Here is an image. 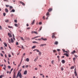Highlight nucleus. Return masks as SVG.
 <instances>
[{"label":"nucleus","instance_id":"obj_28","mask_svg":"<svg viewBox=\"0 0 78 78\" xmlns=\"http://www.w3.org/2000/svg\"><path fill=\"white\" fill-rule=\"evenodd\" d=\"M8 40L9 43H11V41H10V39L9 38H8Z\"/></svg>","mask_w":78,"mask_h":78},{"label":"nucleus","instance_id":"obj_34","mask_svg":"<svg viewBox=\"0 0 78 78\" xmlns=\"http://www.w3.org/2000/svg\"><path fill=\"white\" fill-rule=\"evenodd\" d=\"M28 67H29V65H26L25 66V67L26 68H28Z\"/></svg>","mask_w":78,"mask_h":78},{"label":"nucleus","instance_id":"obj_53","mask_svg":"<svg viewBox=\"0 0 78 78\" xmlns=\"http://www.w3.org/2000/svg\"><path fill=\"white\" fill-rule=\"evenodd\" d=\"M62 51H63L64 52H65V49H62Z\"/></svg>","mask_w":78,"mask_h":78},{"label":"nucleus","instance_id":"obj_21","mask_svg":"<svg viewBox=\"0 0 78 78\" xmlns=\"http://www.w3.org/2000/svg\"><path fill=\"white\" fill-rule=\"evenodd\" d=\"M38 54L39 55V56H41V55H42V52H41V51L39 52V53H38Z\"/></svg>","mask_w":78,"mask_h":78},{"label":"nucleus","instance_id":"obj_2","mask_svg":"<svg viewBox=\"0 0 78 78\" xmlns=\"http://www.w3.org/2000/svg\"><path fill=\"white\" fill-rule=\"evenodd\" d=\"M55 34H56L55 33H53L52 34V39H53V38H55V39H56V37L55 36Z\"/></svg>","mask_w":78,"mask_h":78},{"label":"nucleus","instance_id":"obj_27","mask_svg":"<svg viewBox=\"0 0 78 78\" xmlns=\"http://www.w3.org/2000/svg\"><path fill=\"white\" fill-rule=\"evenodd\" d=\"M14 25H15V27H18V25H17V24L16 23H15Z\"/></svg>","mask_w":78,"mask_h":78},{"label":"nucleus","instance_id":"obj_49","mask_svg":"<svg viewBox=\"0 0 78 78\" xmlns=\"http://www.w3.org/2000/svg\"><path fill=\"white\" fill-rule=\"evenodd\" d=\"M14 22L16 23V22H17V20H14Z\"/></svg>","mask_w":78,"mask_h":78},{"label":"nucleus","instance_id":"obj_41","mask_svg":"<svg viewBox=\"0 0 78 78\" xmlns=\"http://www.w3.org/2000/svg\"><path fill=\"white\" fill-rule=\"evenodd\" d=\"M75 59H76V58H73V60L74 61V62H75Z\"/></svg>","mask_w":78,"mask_h":78},{"label":"nucleus","instance_id":"obj_52","mask_svg":"<svg viewBox=\"0 0 78 78\" xmlns=\"http://www.w3.org/2000/svg\"><path fill=\"white\" fill-rule=\"evenodd\" d=\"M11 56V55L10 54H9V58H10V57Z\"/></svg>","mask_w":78,"mask_h":78},{"label":"nucleus","instance_id":"obj_55","mask_svg":"<svg viewBox=\"0 0 78 78\" xmlns=\"http://www.w3.org/2000/svg\"><path fill=\"white\" fill-rule=\"evenodd\" d=\"M0 55L1 56H3V54L2 53L0 54Z\"/></svg>","mask_w":78,"mask_h":78},{"label":"nucleus","instance_id":"obj_51","mask_svg":"<svg viewBox=\"0 0 78 78\" xmlns=\"http://www.w3.org/2000/svg\"><path fill=\"white\" fill-rule=\"evenodd\" d=\"M53 52H54V53H55V52H56V50H53Z\"/></svg>","mask_w":78,"mask_h":78},{"label":"nucleus","instance_id":"obj_24","mask_svg":"<svg viewBox=\"0 0 78 78\" xmlns=\"http://www.w3.org/2000/svg\"><path fill=\"white\" fill-rule=\"evenodd\" d=\"M4 45H5V47H7V44H6V43H4Z\"/></svg>","mask_w":78,"mask_h":78},{"label":"nucleus","instance_id":"obj_64","mask_svg":"<svg viewBox=\"0 0 78 78\" xmlns=\"http://www.w3.org/2000/svg\"><path fill=\"white\" fill-rule=\"evenodd\" d=\"M22 68H25V66H23Z\"/></svg>","mask_w":78,"mask_h":78},{"label":"nucleus","instance_id":"obj_35","mask_svg":"<svg viewBox=\"0 0 78 78\" xmlns=\"http://www.w3.org/2000/svg\"><path fill=\"white\" fill-rule=\"evenodd\" d=\"M40 36H36V37H34L35 39H36V38H37V37H40Z\"/></svg>","mask_w":78,"mask_h":78},{"label":"nucleus","instance_id":"obj_54","mask_svg":"<svg viewBox=\"0 0 78 78\" xmlns=\"http://www.w3.org/2000/svg\"><path fill=\"white\" fill-rule=\"evenodd\" d=\"M42 24V22H40L39 23V25H41Z\"/></svg>","mask_w":78,"mask_h":78},{"label":"nucleus","instance_id":"obj_20","mask_svg":"<svg viewBox=\"0 0 78 78\" xmlns=\"http://www.w3.org/2000/svg\"><path fill=\"white\" fill-rule=\"evenodd\" d=\"M10 12H15V10H14V9H12V10L10 11Z\"/></svg>","mask_w":78,"mask_h":78},{"label":"nucleus","instance_id":"obj_25","mask_svg":"<svg viewBox=\"0 0 78 78\" xmlns=\"http://www.w3.org/2000/svg\"><path fill=\"white\" fill-rule=\"evenodd\" d=\"M9 10H11L12 9V6H10L9 7Z\"/></svg>","mask_w":78,"mask_h":78},{"label":"nucleus","instance_id":"obj_6","mask_svg":"<svg viewBox=\"0 0 78 78\" xmlns=\"http://www.w3.org/2000/svg\"><path fill=\"white\" fill-rule=\"evenodd\" d=\"M8 35L9 36V37H12V35H11V34L10 33H8Z\"/></svg>","mask_w":78,"mask_h":78},{"label":"nucleus","instance_id":"obj_46","mask_svg":"<svg viewBox=\"0 0 78 78\" xmlns=\"http://www.w3.org/2000/svg\"><path fill=\"white\" fill-rule=\"evenodd\" d=\"M8 69H11V66H8Z\"/></svg>","mask_w":78,"mask_h":78},{"label":"nucleus","instance_id":"obj_32","mask_svg":"<svg viewBox=\"0 0 78 78\" xmlns=\"http://www.w3.org/2000/svg\"><path fill=\"white\" fill-rule=\"evenodd\" d=\"M5 22L8 23L9 22V20H5Z\"/></svg>","mask_w":78,"mask_h":78},{"label":"nucleus","instance_id":"obj_43","mask_svg":"<svg viewBox=\"0 0 78 78\" xmlns=\"http://www.w3.org/2000/svg\"><path fill=\"white\" fill-rule=\"evenodd\" d=\"M57 50L58 51H61V49H57Z\"/></svg>","mask_w":78,"mask_h":78},{"label":"nucleus","instance_id":"obj_30","mask_svg":"<svg viewBox=\"0 0 78 78\" xmlns=\"http://www.w3.org/2000/svg\"><path fill=\"white\" fill-rule=\"evenodd\" d=\"M33 44H34L35 43H36L37 44H39V43L38 42H36V41H33Z\"/></svg>","mask_w":78,"mask_h":78},{"label":"nucleus","instance_id":"obj_62","mask_svg":"<svg viewBox=\"0 0 78 78\" xmlns=\"http://www.w3.org/2000/svg\"><path fill=\"white\" fill-rule=\"evenodd\" d=\"M2 76H3L2 75H1L0 76V78H2Z\"/></svg>","mask_w":78,"mask_h":78},{"label":"nucleus","instance_id":"obj_38","mask_svg":"<svg viewBox=\"0 0 78 78\" xmlns=\"http://www.w3.org/2000/svg\"><path fill=\"white\" fill-rule=\"evenodd\" d=\"M61 70H62V71L64 70V69L63 68V67H61Z\"/></svg>","mask_w":78,"mask_h":78},{"label":"nucleus","instance_id":"obj_10","mask_svg":"<svg viewBox=\"0 0 78 78\" xmlns=\"http://www.w3.org/2000/svg\"><path fill=\"white\" fill-rule=\"evenodd\" d=\"M37 59H38V56H37L36 58L34 59V61H35V62H36V61H37Z\"/></svg>","mask_w":78,"mask_h":78},{"label":"nucleus","instance_id":"obj_14","mask_svg":"<svg viewBox=\"0 0 78 78\" xmlns=\"http://www.w3.org/2000/svg\"><path fill=\"white\" fill-rule=\"evenodd\" d=\"M48 11L49 12H50V11H52V9L50 8L48 10Z\"/></svg>","mask_w":78,"mask_h":78},{"label":"nucleus","instance_id":"obj_26","mask_svg":"<svg viewBox=\"0 0 78 78\" xmlns=\"http://www.w3.org/2000/svg\"><path fill=\"white\" fill-rule=\"evenodd\" d=\"M20 38L21 39L22 41H25V40H24V39H23V37H21Z\"/></svg>","mask_w":78,"mask_h":78},{"label":"nucleus","instance_id":"obj_50","mask_svg":"<svg viewBox=\"0 0 78 78\" xmlns=\"http://www.w3.org/2000/svg\"><path fill=\"white\" fill-rule=\"evenodd\" d=\"M22 48H23V50H24V49H25V48H23V45H22Z\"/></svg>","mask_w":78,"mask_h":78},{"label":"nucleus","instance_id":"obj_58","mask_svg":"<svg viewBox=\"0 0 78 78\" xmlns=\"http://www.w3.org/2000/svg\"><path fill=\"white\" fill-rule=\"evenodd\" d=\"M35 70H37V68H35Z\"/></svg>","mask_w":78,"mask_h":78},{"label":"nucleus","instance_id":"obj_16","mask_svg":"<svg viewBox=\"0 0 78 78\" xmlns=\"http://www.w3.org/2000/svg\"><path fill=\"white\" fill-rule=\"evenodd\" d=\"M5 11L6 12H8V9H5Z\"/></svg>","mask_w":78,"mask_h":78},{"label":"nucleus","instance_id":"obj_44","mask_svg":"<svg viewBox=\"0 0 78 78\" xmlns=\"http://www.w3.org/2000/svg\"><path fill=\"white\" fill-rule=\"evenodd\" d=\"M43 19L44 20H45V16H44L43 17Z\"/></svg>","mask_w":78,"mask_h":78},{"label":"nucleus","instance_id":"obj_31","mask_svg":"<svg viewBox=\"0 0 78 78\" xmlns=\"http://www.w3.org/2000/svg\"><path fill=\"white\" fill-rule=\"evenodd\" d=\"M35 50H36L37 52H39L40 51L39 50L37 49H35Z\"/></svg>","mask_w":78,"mask_h":78},{"label":"nucleus","instance_id":"obj_29","mask_svg":"<svg viewBox=\"0 0 78 78\" xmlns=\"http://www.w3.org/2000/svg\"><path fill=\"white\" fill-rule=\"evenodd\" d=\"M14 70V69L13 68H12L10 71V74H11V72L12 71V70Z\"/></svg>","mask_w":78,"mask_h":78},{"label":"nucleus","instance_id":"obj_7","mask_svg":"<svg viewBox=\"0 0 78 78\" xmlns=\"http://www.w3.org/2000/svg\"><path fill=\"white\" fill-rule=\"evenodd\" d=\"M16 75V72H14V74H13V78H15Z\"/></svg>","mask_w":78,"mask_h":78},{"label":"nucleus","instance_id":"obj_22","mask_svg":"<svg viewBox=\"0 0 78 78\" xmlns=\"http://www.w3.org/2000/svg\"><path fill=\"white\" fill-rule=\"evenodd\" d=\"M75 52H76L75 50H74L73 52H71V54H73V53H75Z\"/></svg>","mask_w":78,"mask_h":78},{"label":"nucleus","instance_id":"obj_59","mask_svg":"<svg viewBox=\"0 0 78 78\" xmlns=\"http://www.w3.org/2000/svg\"><path fill=\"white\" fill-rule=\"evenodd\" d=\"M16 45H19V44L18 43V42L16 43Z\"/></svg>","mask_w":78,"mask_h":78},{"label":"nucleus","instance_id":"obj_11","mask_svg":"<svg viewBox=\"0 0 78 78\" xmlns=\"http://www.w3.org/2000/svg\"><path fill=\"white\" fill-rule=\"evenodd\" d=\"M63 55H65L67 57H69V55L67 53H65L63 54Z\"/></svg>","mask_w":78,"mask_h":78},{"label":"nucleus","instance_id":"obj_9","mask_svg":"<svg viewBox=\"0 0 78 78\" xmlns=\"http://www.w3.org/2000/svg\"><path fill=\"white\" fill-rule=\"evenodd\" d=\"M46 45V44H41L40 45V47H43V46H45Z\"/></svg>","mask_w":78,"mask_h":78},{"label":"nucleus","instance_id":"obj_8","mask_svg":"<svg viewBox=\"0 0 78 78\" xmlns=\"http://www.w3.org/2000/svg\"><path fill=\"white\" fill-rule=\"evenodd\" d=\"M24 75H27V71L25 70L24 71L23 73Z\"/></svg>","mask_w":78,"mask_h":78},{"label":"nucleus","instance_id":"obj_48","mask_svg":"<svg viewBox=\"0 0 78 78\" xmlns=\"http://www.w3.org/2000/svg\"><path fill=\"white\" fill-rule=\"evenodd\" d=\"M35 31H32L31 32L32 34H33V33H34Z\"/></svg>","mask_w":78,"mask_h":78},{"label":"nucleus","instance_id":"obj_19","mask_svg":"<svg viewBox=\"0 0 78 78\" xmlns=\"http://www.w3.org/2000/svg\"><path fill=\"white\" fill-rule=\"evenodd\" d=\"M26 61H27V62H29V61H30V60L29 59V58H27L26 59Z\"/></svg>","mask_w":78,"mask_h":78},{"label":"nucleus","instance_id":"obj_36","mask_svg":"<svg viewBox=\"0 0 78 78\" xmlns=\"http://www.w3.org/2000/svg\"><path fill=\"white\" fill-rule=\"evenodd\" d=\"M74 68V66H73L70 68V69H73Z\"/></svg>","mask_w":78,"mask_h":78},{"label":"nucleus","instance_id":"obj_18","mask_svg":"<svg viewBox=\"0 0 78 78\" xmlns=\"http://www.w3.org/2000/svg\"><path fill=\"white\" fill-rule=\"evenodd\" d=\"M54 44L55 45H58V41H55L54 43Z\"/></svg>","mask_w":78,"mask_h":78},{"label":"nucleus","instance_id":"obj_1","mask_svg":"<svg viewBox=\"0 0 78 78\" xmlns=\"http://www.w3.org/2000/svg\"><path fill=\"white\" fill-rule=\"evenodd\" d=\"M21 71H22V70H20V71H18L17 75L16 77V78H18V77H19V76L20 77V78H22V74H21V73H20V72H21Z\"/></svg>","mask_w":78,"mask_h":78},{"label":"nucleus","instance_id":"obj_33","mask_svg":"<svg viewBox=\"0 0 78 78\" xmlns=\"http://www.w3.org/2000/svg\"><path fill=\"white\" fill-rule=\"evenodd\" d=\"M42 27H41L40 28L39 30H38V31H41V30H42Z\"/></svg>","mask_w":78,"mask_h":78},{"label":"nucleus","instance_id":"obj_4","mask_svg":"<svg viewBox=\"0 0 78 78\" xmlns=\"http://www.w3.org/2000/svg\"><path fill=\"white\" fill-rule=\"evenodd\" d=\"M19 3H20L21 4H22V5L23 6H25V3H23V2H22V1H19Z\"/></svg>","mask_w":78,"mask_h":78},{"label":"nucleus","instance_id":"obj_42","mask_svg":"<svg viewBox=\"0 0 78 78\" xmlns=\"http://www.w3.org/2000/svg\"><path fill=\"white\" fill-rule=\"evenodd\" d=\"M5 6L7 8H8L9 7V5H6Z\"/></svg>","mask_w":78,"mask_h":78},{"label":"nucleus","instance_id":"obj_37","mask_svg":"<svg viewBox=\"0 0 78 78\" xmlns=\"http://www.w3.org/2000/svg\"><path fill=\"white\" fill-rule=\"evenodd\" d=\"M34 33H35V34H38V33H37V32H36L35 31Z\"/></svg>","mask_w":78,"mask_h":78},{"label":"nucleus","instance_id":"obj_57","mask_svg":"<svg viewBox=\"0 0 78 78\" xmlns=\"http://www.w3.org/2000/svg\"><path fill=\"white\" fill-rule=\"evenodd\" d=\"M2 26H0V30H2Z\"/></svg>","mask_w":78,"mask_h":78},{"label":"nucleus","instance_id":"obj_63","mask_svg":"<svg viewBox=\"0 0 78 78\" xmlns=\"http://www.w3.org/2000/svg\"><path fill=\"white\" fill-rule=\"evenodd\" d=\"M20 64L18 65V67H20Z\"/></svg>","mask_w":78,"mask_h":78},{"label":"nucleus","instance_id":"obj_45","mask_svg":"<svg viewBox=\"0 0 78 78\" xmlns=\"http://www.w3.org/2000/svg\"><path fill=\"white\" fill-rule=\"evenodd\" d=\"M51 63L52 64H53V63H54V61L53 60H52V61H51Z\"/></svg>","mask_w":78,"mask_h":78},{"label":"nucleus","instance_id":"obj_47","mask_svg":"<svg viewBox=\"0 0 78 78\" xmlns=\"http://www.w3.org/2000/svg\"><path fill=\"white\" fill-rule=\"evenodd\" d=\"M4 66L5 68H6V65L4 64Z\"/></svg>","mask_w":78,"mask_h":78},{"label":"nucleus","instance_id":"obj_23","mask_svg":"<svg viewBox=\"0 0 78 78\" xmlns=\"http://www.w3.org/2000/svg\"><path fill=\"white\" fill-rule=\"evenodd\" d=\"M36 46L35 45L33 46L32 48V49H33V48H36Z\"/></svg>","mask_w":78,"mask_h":78},{"label":"nucleus","instance_id":"obj_61","mask_svg":"<svg viewBox=\"0 0 78 78\" xmlns=\"http://www.w3.org/2000/svg\"><path fill=\"white\" fill-rule=\"evenodd\" d=\"M25 53H24L23 54V56H25Z\"/></svg>","mask_w":78,"mask_h":78},{"label":"nucleus","instance_id":"obj_39","mask_svg":"<svg viewBox=\"0 0 78 78\" xmlns=\"http://www.w3.org/2000/svg\"><path fill=\"white\" fill-rule=\"evenodd\" d=\"M8 28H12V27H11L10 26H8Z\"/></svg>","mask_w":78,"mask_h":78},{"label":"nucleus","instance_id":"obj_13","mask_svg":"<svg viewBox=\"0 0 78 78\" xmlns=\"http://www.w3.org/2000/svg\"><path fill=\"white\" fill-rule=\"evenodd\" d=\"M34 22H35V20H33L32 21V22L31 23L32 25H34Z\"/></svg>","mask_w":78,"mask_h":78},{"label":"nucleus","instance_id":"obj_40","mask_svg":"<svg viewBox=\"0 0 78 78\" xmlns=\"http://www.w3.org/2000/svg\"><path fill=\"white\" fill-rule=\"evenodd\" d=\"M3 16H6V13H3Z\"/></svg>","mask_w":78,"mask_h":78},{"label":"nucleus","instance_id":"obj_56","mask_svg":"<svg viewBox=\"0 0 78 78\" xmlns=\"http://www.w3.org/2000/svg\"><path fill=\"white\" fill-rule=\"evenodd\" d=\"M57 57L58 58V59H59V56H57Z\"/></svg>","mask_w":78,"mask_h":78},{"label":"nucleus","instance_id":"obj_3","mask_svg":"<svg viewBox=\"0 0 78 78\" xmlns=\"http://www.w3.org/2000/svg\"><path fill=\"white\" fill-rule=\"evenodd\" d=\"M46 16H47L46 20L48 19V18L49 16H50V14H49V12H48L46 14Z\"/></svg>","mask_w":78,"mask_h":78},{"label":"nucleus","instance_id":"obj_5","mask_svg":"<svg viewBox=\"0 0 78 78\" xmlns=\"http://www.w3.org/2000/svg\"><path fill=\"white\" fill-rule=\"evenodd\" d=\"M74 74L75 76H77V73H76V68H75L74 69Z\"/></svg>","mask_w":78,"mask_h":78},{"label":"nucleus","instance_id":"obj_17","mask_svg":"<svg viewBox=\"0 0 78 78\" xmlns=\"http://www.w3.org/2000/svg\"><path fill=\"white\" fill-rule=\"evenodd\" d=\"M11 41L12 43H13V42H14V41L13 40V39H12V38H11Z\"/></svg>","mask_w":78,"mask_h":78},{"label":"nucleus","instance_id":"obj_12","mask_svg":"<svg viewBox=\"0 0 78 78\" xmlns=\"http://www.w3.org/2000/svg\"><path fill=\"white\" fill-rule=\"evenodd\" d=\"M41 39L43 40V41H47V39L46 38H44L43 37L41 38Z\"/></svg>","mask_w":78,"mask_h":78},{"label":"nucleus","instance_id":"obj_15","mask_svg":"<svg viewBox=\"0 0 78 78\" xmlns=\"http://www.w3.org/2000/svg\"><path fill=\"white\" fill-rule=\"evenodd\" d=\"M62 64H64L65 63V60H63L62 61Z\"/></svg>","mask_w":78,"mask_h":78},{"label":"nucleus","instance_id":"obj_60","mask_svg":"<svg viewBox=\"0 0 78 78\" xmlns=\"http://www.w3.org/2000/svg\"><path fill=\"white\" fill-rule=\"evenodd\" d=\"M27 30H30V27H27Z\"/></svg>","mask_w":78,"mask_h":78}]
</instances>
